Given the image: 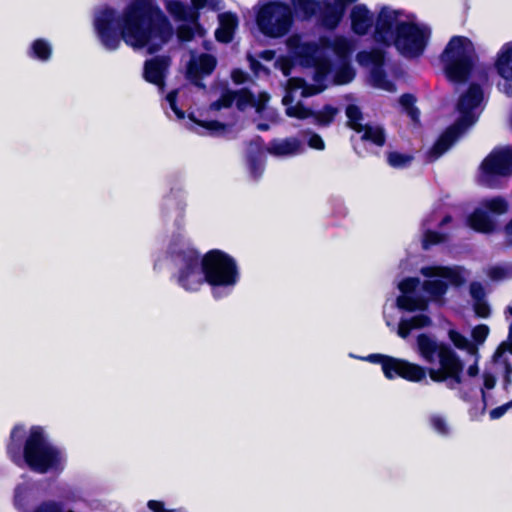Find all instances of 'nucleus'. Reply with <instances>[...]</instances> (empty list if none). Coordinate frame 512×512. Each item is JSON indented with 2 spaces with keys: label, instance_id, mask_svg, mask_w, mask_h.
<instances>
[{
  "label": "nucleus",
  "instance_id": "52",
  "mask_svg": "<svg viewBox=\"0 0 512 512\" xmlns=\"http://www.w3.org/2000/svg\"><path fill=\"white\" fill-rule=\"evenodd\" d=\"M484 387L487 389H492L496 384V379L493 375L485 373L483 375Z\"/></svg>",
  "mask_w": 512,
  "mask_h": 512
},
{
  "label": "nucleus",
  "instance_id": "7",
  "mask_svg": "<svg viewBox=\"0 0 512 512\" xmlns=\"http://www.w3.org/2000/svg\"><path fill=\"white\" fill-rule=\"evenodd\" d=\"M24 459L28 466L39 473L60 468L64 457L60 450L51 445L40 427H33L24 448Z\"/></svg>",
  "mask_w": 512,
  "mask_h": 512
},
{
  "label": "nucleus",
  "instance_id": "27",
  "mask_svg": "<svg viewBox=\"0 0 512 512\" xmlns=\"http://www.w3.org/2000/svg\"><path fill=\"white\" fill-rule=\"evenodd\" d=\"M431 324V320L426 315H417L411 319L408 320H401L398 327V335L401 338H406L411 330L413 329H420L427 327Z\"/></svg>",
  "mask_w": 512,
  "mask_h": 512
},
{
  "label": "nucleus",
  "instance_id": "26",
  "mask_svg": "<svg viewBox=\"0 0 512 512\" xmlns=\"http://www.w3.org/2000/svg\"><path fill=\"white\" fill-rule=\"evenodd\" d=\"M220 27L216 31V37L221 42H229L232 39L237 25V19L233 14L225 13L219 15Z\"/></svg>",
  "mask_w": 512,
  "mask_h": 512
},
{
  "label": "nucleus",
  "instance_id": "17",
  "mask_svg": "<svg viewBox=\"0 0 512 512\" xmlns=\"http://www.w3.org/2000/svg\"><path fill=\"white\" fill-rule=\"evenodd\" d=\"M216 63V59L212 55L191 53L186 66V76L200 86L199 79L210 75L216 67Z\"/></svg>",
  "mask_w": 512,
  "mask_h": 512
},
{
  "label": "nucleus",
  "instance_id": "20",
  "mask_svg": "<svg viewBox=\"0 0 512 512\" xmlns=\"http://www.w3.org/2000/svg\"><path fill=\"white\" fill-rule=\"evenodd\" d=\"M350 21L353 32L358 35H364L372 28L374 18L365 5L358 4L351 9Z\"/></svg>",
  "mask_w": 512,
  "mask_h": 512
},
{
  "label": "nucleus",
  "instance_id": "6",
  "mask_svg": "<svg viewBox=\"0 0 512 512\" xmlns=\"http://www.w3.org/2000/svg\"><path fill=\"white\" fill-rule=\"evenodd\" d=\"M475 59L472 42L463 36L452 37L441 55L445 75L452 82L465 81Z\"/></svg>",
  "mask_w": 512,
  "mask_h": 512
},
{
  "label": "nucleus",
  "instance_id": "37",
  "mask_svg": "<svg viewBox=\"0 0 512 512\" xmlns=\"http://www.w3.org/2000/svg\"><path fill=\"white\" fill-rule=\"evenodd\" d=\"M414 98L411 95H403L400 98V104L405 108L407 114L416 120L418 117V111L413 107Z\"/></svg>",
  "mask_w": 512,
  "mask_h": 512
},
{
  "label": "nucleus",
  "instance_id": "55",
  "mask_svg": "<svg viewBox=\"0 0 512 512\" xmlns=\"http://www.w3.org/2000/svg\"><path fill=\"white\" fill-rule=\"evenodd\" d=\"M252 69L255 71V73H258V69L260 68L259 64H256L254 62L251 63Z\"/></svg>",
  "mask_w": 512,
  "mask_h": 512
},
{
  "label": "nucleus",
  "instance_id": "38",
  "mask_svg": "<svg viewBox=\"0 0 512 512\" xmlns=\"http://www.w3.org/2000/svg\"><path fill=\"white\" fill-rule=\"evenodd\" d=\"M444 240L445 236L443 234L427 230L423 236V247L427 249L429 246L440 243Z\"/></svg>",
  "mask_w": 512,
  "mask_h": 512
},
{
  "label": "nucleus",
  "instance_id": "44",
  "mask_svg": "<svg viewBox=\"0 0 512 512\" xmlns=\"http://www.w3.org/2000/svg\"><path fill=\"white\" fill-rule=\"evenodd\" d=\"M474 309H475L476 314L479 317H483V318L488 317V315L490 313L489 306L487 305V303L483 302L482 300L476 301Z\"/></svg>",
  "mask_w": 512,
  "mask_h": 512
},
{
  "label": "nucleus",
  "instance_id": "22",
  "mask_svg": "<svg viewBox=\"0 0 512 512\" xmlns=\"http://www.w3.org/2000/svg\"><path fill=\"white\" fill-rule=\"evenodd\" d=\"M169 66V59L166 57H157L146 62L144 76L148 82L159 87L163 86V78Z\"/></svg>",
  "mask_w": 512,
  "mask_h": 512
},
{
  "label": "nucleus",
  "instance_id": "33",
  "mask_svg": "<svg viewBox=\"0 0 512 512\" xmlns=\"http://www.w3.org/2000/svg\"><path fill=\"white\" fill-rule=\"evenodd\" d=\"M346 115L349 120V125L351 126L352 129H354L356 132L362 129V126L364 125L362 123L363 116L358 106L349 105L346 108Z\"/></svg>",
  "mask_w": 512,
  "mask_h": 512
},
{
  "label": "nucleus",
  "instance_id": "42",
  "mask_svg": "<svg viewBox=\"0 0 512 512\" xmlns=\"http://www.w3.org/2000/svg\"><path fill=\"white\" fill-rule=\"evenodd\" d=\"M176 96H177V91L171 92L170 94L167 95V101L169 103L170 108L175 113V115L181 119L184 117V113L176 107Z\"/></svg>",
  "mask_w": 512,
  "mask_h": 512
},
{
  "label": "nucleus",
  "instance_id": "50",
  "mask_svg": "<svg viewBox=\"0 0 512 512\" xmlns=\"http://www.w3.org/2000/svg\"><path fill=\"white\" fill-rule=\"evenodd\" d=\"M231 78L236 84H242L245 82L247 75L238 69H235L231 73Z\"/></svg>",
  "mask_w": 512,
  "mask_h": 512
},
{
  "label": "nucleus",
  "instance_id": "34",
  "mask_svg": "<svg viewBox=\"0 0 512 512\" xmlns=\"http://www.w3.org/2000/svg\"><path fill=\"white\" fill-rule=\"evenodd\" d=\"M291 3L295 9L302 11L306 15L315 13L319 7V3L316 0H291Z\"/></svg>",
  "mask_w": 512,
  "mask_h": 512
},
{
  "label": "nucleus",
  "instance_id": "25",
  "mask_svg": "<svg viewBox=\"0 0 512 512\" xmlns=\"http://www.w3.org/2000/svg\"><path fill=\"white\" fill-rule=\"evenodd\" d=\"M467 224L470 228L480 233H491L495 229L494 220L487 215L481 206L476 208L468 217Z\"/></svg>",
  "mask_w": 512,
  "mask_h": 512
},
{
  "label": "nucleus",
  "instance_id": "49",
  "mask_svg": "<svg viewBox=\"0 0 512 512\" xmlns=\"http://www.w3.org/2000/svg\"><path fill=\"white\" fill-rule=\"evenodd\" d=\"M504 239L505 244L512 247V218L504 227Z\"/></svg>",
  "mask_w": 512,
  "mask_h": 512
},
{
  "label": "nucleus",
  "instance_id": "31",
  "mask_svg": "<svg viewBox=\"0 0 512 512\" xmlns=\"http://www.w3.org/2000/svg\"><path fill=\"white\" fill-rule=\"evenodd\" d=\"M487 276L493 281H502L512 278V264L505 266L489 267L486 271Z\"/></svg>",
  "mask_w": 512,
  "mask_h": 512
},
{
  "label": "nucleus",
  "instance_id": "32",
  "mask_svg": "<svg viewBox=\"0 0 512 512\" xmlns=\"http://www.w3.org/2000/svg\"><path fill=\"white\" fill-rule=\"evenodd\" d=\"M413 156L410 154L399 153L396 151L389 152L387 161L394 168H404L411 164Z\"/></svg>",
  "mask_w": 512,
  "mask_h": 512
},
{
  "label": "nucleus",
  "instance_id": "9",
  "mask_svg": "<svg viewBox=\"0 0 512 512\" xmlns=\"http://www.w3.org/2000/svg\"><path fill=\"white\" fill-rule=\"evenodd\" d=\"M256 22L259 30L271 38L282 37L292 24V12L287 4L268 2L259 6Z\"/></svg>",
  "mask_w": 512,
  "mask_h": 512
},
{
  "label": "nucleus",
  "instance_id": "53",
  "mask_svg": "<svg viewBox=\"0 0 512 512\" xmlns=\"http://www.w3.org/2000/svg\"><path fill=\"white\" fill-rule=\"evenodd\" d=\"M148 507L154 512H168L163 508V503L155 500L148 502Z\"/></svg>",
  "mask_w": 512,
  "mask_h": 512
},
{
  "label": "nucleus",
  "instance_id": "10",
  "mask_svg": "<svg viewBox=\"0 0 512 512\" xmlns=\"http://www.w3.org/2000/svg\"><path fill=\"white\" fill-rule=\"evenodd\" d=\"M205 280L212 286H234L238 271L234 260L220 251H210L202 258Z\"/></svg>",
  "mask_w": 512,
  "mask_h": 512
},
{
  "label": "nucleus",
  "instance_id": "40",
  "mask_svg": "<svg viewBox=\"0 0 512 512\" xmlns=\"http://www.w3.org/2000/svg\"><path fill=\"white\" fill-rule=\"evenodd\" d=\"M191 2L195 9H201L206 6L211 9H219L220 7V1L218 0H191Z\"/></svg>",
  "mask_w": 512,
  "mask_h": 512
},
{
  "label": "nucleus",
  "instance_id": "18",
  "mask_svg": "<svg viewBox=\"0 0 512 512\" xmlns=\"http://www.w3.org/2000/svg\"><path fill=\"white\" fill-rule=\"evenodd\" d=\"M419 285V279L407 278L401 281L398 288L403 293L402 296L397 298V305L409 311L424 310L427 307V301L422 297H414L408 295Z\"/></svg>",
  "mask_w": 512,
  "mask_h": 512
},
{
  "label": "nucleus",
  "instance_id": "28",
  "mask_svg": "<svg viewBox=\"0 0 512 512\" xmlns=\"http://www.w3.org/2000/svg\"><path fill=\"white\" fill-rule=\"evenodd\" d=\"M362 133V139L370 141L375 145L382 146L385 142L384 129L377 124H364L361 130L357 131Z\"/></svg>",
  "mask_w": 512,
  "mask_h": 512
},
{
  "label": "nucleus",
  "instance_id": "29",
  "mask_svg": "<svg viewBox=\"0 0 512 512\" xmlns=\"http://www.w3.org/2000/svg\"><path fill=\"white\" fill-rule=\"evenodd\" d=\"M448 336L456 348L465 350L472 356H477V344L470 342L465 336L455 330H450Z\"/></svg>",
  "mask_w": 512,
  "mask_h": 512
},
{
  "label": "nucleus",
  "instance_id": "54",
  "mask_svg": "<svg viewBox=\"0 0 512 512\" xmlns=\"http://www.w3.org/2000/svg\"><path fill=\"white\" fill-rule=\"evenodd\" d=\"M281 70L283 71L284 75H286V76L289 75V69L285 64L282 65Z\"/></svg>",
  "mask_w": 512,
  "mask_h": 512
},
{
  "label": "nucleus",
  "instance_id": "14",
  "mask_svg": "<svg viewBox=\"0 0 512 512\" xmlns=\"http://www.w3.org/2000/svg\"><path fill=\"white\" fill-rule=\"evenodd\" d=\"M166 9L175 20L187 22L179 26L177 36L180 40L189 41L194 34L203 35L204 31L197 23V13L178 0H167Z\"/></svg>",
  "mask_w": 512,
  "mask_h": 512
},
{
  "label": "nucleus",
  "instance_id": "47",
  "mask_svg": "<svg viewBox=\"0 0 512 512\" xmlns=\"http://www.w3.org/2000/svg\"><path fill=\"white\" fill-rule=\"evenodd\" d=\"M28 494V488L26 486L20 485L15 490V502L17 505H22L24 498Z\"/></svg>",
  "mask_w": 512,
  "mask_h": 512
},
{
  "label": "nucleus",
  "instance_id": "57",
  "mask_svg": "<svg viewBox=\"0 0 512 512\" xmlns=\"http://www.w3.org/2000/svg\"><path fill=\"white\" fill-rule=\"evenodd\" d=\"M265 57H266V59H271L272 58V53L271 52H266L265 53Z\"/></svg>",
  "mask_w": 512,
  "mask_h": 512
},
{
  "label": "nucleus",
  "instance_id": "19",
  "mask_svg": "<svg viewBox=\"0 0 512 512\" xmlns=\"http://www.w3.org/2000/svg\"><path fill=\"white\" fill-rule=\"evenodd\" d=\"M267 151L272 156L287 158L300 154L303 145L296 138L276 139L269 143Z\"/></svg>",
  "mask_w": 512,
  "mask_h": 512
},
{
  "label": "nucleus",
  "instance_id": "56",
  "mask_svg": "<svg viewBox=\"0 0 512 512\" xmlns=\"http://www.w3.org/2000/svg\"><path fill=\"white\" fill-rule=\"evenodd\" d=\"M258 128H259L260 130H266V129H268V126H267V125H265V124H259V125H258Z\"/></svg>",
  "mask_w": 512,
  "mask_h": 512
},
{
  "label": "nucleus",
  "instance_id": "12",
  "mask_svg": "<svg viewBox=\"0 0 512 512\" xmlns=\"http://www.w3.org/2000/svg\"><path fill=\"white\" fill-rule=\"evenodd\" d=\"M178 283L186 290H197L204 282L202 259L196 251H184L179 257Z\"/></svg>",
  "mask_w": 512,
  "mask_h": 512
},
{
  "label": "nucleus",
  "instance_id": "21",
  "mask_svg": "<svg viewBox=\"0 0 512 512\" xmlns=\"http://www.w3.org/2000/svg\"><path fill=\"white\" fill-rule=\"evenodd\" d=\"M313 46V44H311ZM321 47L315 48L321 51V57H323V52L326 49L332 50L338 57L339 60H346L347 55L353 50L352 43L345 37L335 36L333 38H323L320 41Z\"/></svg>",
  "mask_w": 512,
  "mask_h": 512
},
{
  "label": "nucleus",
  "instance_id": "13",
  "mask_svg": "<svg viewBox=\"0 0 512 512\" xmlns=\"http://www.w3.org/2000/svg\"><path fill=\"white\" fill-rule=\"evenodd\" d=\"M512 173V150L505 148L493 151L481 165V181L493 186V178Z\"/></svg>",
  "mask_w": 512,
  "mask_h": 512
},
{
  "label": "nucleus",
  "instance_id": "16",
  "mask_svg": "<svg viewBox=\"0 0 512 512\" xmlns=\"http://www.w3.org/2000/svg\"><path fill=\"white\" fill-rule=\"evenodd\" d=\"M358 62L361 65L373 66L371 71V83L380 89L386 91H394L392 82L386 79L379 66L383 62V54L381 51L361 52L357 55Z\"/></svg>",
  "mask_w": 512,
  "mask_h": 512
},
{
  "label": "nucleus",
  "instance_id": "45",
  "mask_svg": "<svg viewBox=\"0 0 512 512\" xmlns=\"http://www.w3.org/2000/svg\"><path fill=\"white\" fill-rule=\"evenodd\" d=\"M512 407V401L508 402L500 407H497L490 411V418L491 419H498L501 416H503L508 409Z\"/></svg>",
  "mask_w": 512,
  "mask_h": 512
},
{
  "label": "nucleus",
  "instance_id": "8",
  "mask_svg": "<svg viewBox=\"0 0 512 512\" xmlns=\"http://www.w3.org/2000/svg\"><path fill=\"white\" fill-rule=\"evenodd\" d=\"M324 88V85L308 86L305 81L300 78H290L287 83L286 94L282 99V103L286 107V114L289 117L297 119L313 117L315 121L320 124H327L331 122L337 113V110L331 106H326L319 112H313L304 107L301 103L294 104L295 94L297 91H300V96L308 97L321 92Z\"/></svg>",
  "mask_w": 512,
  "mask_h": 512
},
{
  "label": "nucleus",
  "instance_id": "39",
  "mask_svg": "<svg viewBox=\"0 0 512 512\" xmlns=\"http://www.w3.org/2000/svg\"><path fill=\"white\" fill-rule=\"evenodd\" d=\"M489 334L487 325L481 324L472 330V338L477 344H482Z\"/></svg>",
  "mask_w": 512,
  "mask_h": 512
},
{
  "label": "nucleus",
  "instance_id": "23",
  "mask_svg": "<svg viewBox=\"0 0 512 512\" xmlns=\"http://www.w3.org/2000/svg\"><path fill=\"white\" fill-rule=\"evenodd\" d=\"M505 318L509 323V335L507 341L503 342L494 354V361L505 368L507 374L512 373V364L504 357V353L509 351L512 353V305L505 310Z\"/></svg>",
  "mask_w": 512,
  "mask_h": 512
},
{
  "label": "nucleus",
  "instance_id": "24",
  "mask_svg": "<svg viewBox=\"0 0 512 512\" xmlns=\"http://www.w3.org/2000/svg\"><path fill=\"white\" fill-rule=\"evenodd\" d=\"M495 69L500 77L512 81V42L503 45L499 50Z\"/></svg>",
  "mask_w": 512,
  "mask_h": 512
},
{
  "label": "nucleus",
  "instance_id": "43",
  "mask_svg": "<svg viewBox=\"0 0 512 512\" xmlns=\"http://www.w3.org/2000/svg\"><path fill=\"white\" fill-rule=\"evenodd\" d=\"M470 293L476 301L482 300L485 295L484 288L480 283H472L470 285Z\"/></svg>",
  "mask_w": 512,
  "mask_h": 512
},
{
  "label": "nucleus",
  "instance_id": "51",
  "mask_svg": "<svg viewBox=\"0 0 512 512\" xmlns=\"http://www.w3.org/2000/svg\"><path fill=\"white\" fill-rule=\"evenodd\" d=\"M478 354L474 357V361L469 367L467 368V375L470 377H475L479 373V367H478Z\"/></svg>",
  "mask_w": 512,
  "mask_h": 512
},
{
  "label": "nucleus",
  "instance_id": "2",
  "mask_svg": "<svg viewBox=\"0 0 512 512\" xmlns=\"http://www.w3.org/2000/svg\"><path fill=\"white\" fill-rule=\"evenodd\" d=\"M416 351L424 361L438 364V367L426 370L418 364L384 355H371L369 360L381 362L383 373L389 379L400 376L411 382H420L428 374L432 381L448 382L451 388L462 383L463 363L448 344L422 333L416 338Z\"/></svg>",
  "mask_w": 512,
  "mask_h": 512
},
{
  "label": "nucleus",
  "instance_id": "59",
  "mask_svg": "<svg viewBox=\"0 0 512 512\" xmlns=\"http://www.w3.org/2000/svg\"><path fill=\"white\" fill-rule=\"evenodd\" d=\"M17 432H18V429H17V428H16V429H14V431L12 432V437H13V438L16 436Z\"/></svg>",
  "mask_w": 512,
  "mask_h": 512
},
{
  "label": "nucleus",
  "instance_id": "35",
  "mask_svg": "<svg viewBox=\"0 0 512 512\" xmlns=\"http://www.w3.org/2000/svg\"><path fill=\"white\" fill-rule=\"evenodd\" d=\"M32 51L35 57L41 60H47L51 54V47L47 42L37 40L32 45Z\"/></svg>",
  "mask_w": 512,
  "mask_h": 512
},
{
  "label": "nucleus",
  "instance_id": "36",
  "mask_svg": "<svg viewBox=\"0 0 512 512\" xmlns=\"http://www.w3.org/2000/svg\"><path fill=\"white\" fill-rule=\"evenodd\" d=\"M196 125L202 127L210 134L220 135L226 131V126L217 121H195Z\"/></svg>",
  "mask_w": 512,
  "mask_h": 512
},
{
  "label": "nucleus",
  "instance_id": "4",
  "mask_svg": "<svg viewBox=\"0 0 512 512\" xmlns=\"http://www.w3.org/2000/svg\"><path fill=\"white\" fill-rule=\"evenodd\" d=\"M482 101L483 93L481 88L477 85H471L469 89L461 95L457 106L459 117L456 123L447 129L430 149L429 157L431 160L437 159L446 152L457 137L476 122L481 112Z\"/></svg>",
  "mask_w": 512,
  "mask_h": 512
},
{
  "label": "nucleus",
  "instance_id": "5",
  "mask_svg": "<svg viewBox=\"0 0 512 512\" xmlns=\"http://www.w3.org/2000/svg\"><path fill=\"white\" fill-rule=\"evenodd\" d=\"M288 46L294 55L306 59L307 64H311L315 68V81L319 84L329 75L335 84H346L354 78V71L346 60H339L335 71H332L331 63L328 59L321 57V51L307 43H301L297 36L288 40Z\"/></svg>",
  "mask_w": 512,
  "mask_h": 512
},
{
  "label": "nucleus",
  "instance_id": "48",
  "mask_svg": "<svg viewBox=\"0 0 512 512\" xmlns=\"http://www.w3.org/2000/svg\"><path fill=\"white\" fill-rule=\"evenodd\" d=\"M34 512H61V508L55 503H45L39 506Z\"/></svg>",
  "mask_w": 512,
  "mask_h": 512
},
{
  "label": "nucleus",
  "instance_id": "30",
  "mask_svg": "<svg viewBox=\"0 0 512 512\" xmlns=\"http://www.w3.org/2000/svg\"><path fill=\"white\" fill-rule=\"evenodd\" d=\"M481 207L484 210H489L492 213L501 215L508 211V203L504 198L495 197L491 199H485L481 203Z\"/></svg>",
  "mask_w": 512,
  "mask_h": 512
},
{
  "label": "nucleus",
  "instance_id": "60",
  "mask_svg": "<svg viewBox=\"0 0 512 512\" xmlns=\"http://www.w3.org/2000/svg\"><path fill=\"white\" fill-rule=\"evenodd\" d=\"M69 512H73V511H69Z\"/></svg>",
  "mask_w": 512,
  "mask_h": 512
},
{
  "label": "nucleus",
  "instance_id": "58",
  "mask_svg": "<svg viewBox=\"0 0 512 512\" xmlns=\"http://www.w3.org/2000/svg\"><path fill=\"white\" fill-rule=\"evenodd\" d=\"M450 221V217H445L442 221V224L448 223Z\"/></svg>",
  "mask_w": 512,
  "mask_h": 512
},
{
  "label": "nucleus",
  "instance_id": "46",
  "mask_svg": "<svg viewBox=\"0 0 512 512\" xmlns=\"http://www.w3.org/2000/svg\"><path fill=\"white\" fill-rule=\"evenodd\" d=\"M308 144L311 148L317 149V150H323L325 147L324 141L317 134L311 135V137L308 140Z\"/></svg>",
  "mask_w": 512,
  "mask_h": 512
},
{
  "label": "nucleus",
  "instance_id": "41",
  "mask_svg": "<svg viewBox=\"0 0 512 512\" xmlns=\"http://www.w3.org/2000/svg\"><path fill=\"white\" fill-rule=\"evenodd\" d=\"M433 428L441 434H445L448 431L447 424L441 417L435 416L431 418Z\"/></svg>",
  "mask_w": 512,
  "mask_h": 512
},
{
  "label": "nucleus",
  "instance_id": "11",
  "mask_svg": "<svg viewBox=\"0 0 512 512\" xmlns=\"http://www.w3.org/2000/svg\"><path fill=\"white\" fill-rule=\"evenodd\" d=\"M428 278L423 284L424 291L432 298L439 299L447 290V285H460L467 279L468 273L461 267L428 266L421 269Z\"/></svg>",
  "mask_w": 512,
  "mask_h": 512
},
{
  "label": "nucleus",
  "instance_id": "3",
  "mask_svg": "<svg viewBox=\"0 0 512 512\" xmlns=\"http://www.w3.org/2000/svg\"><path fill=\"white\" fill-rule=\"evenodd\" d=\"M429 35L428 27L416 23L412 16L398 10L384 7L376 18L375 40L386 45H394L407 57L420 55Z\"/></svg>",
  "mask_w": 512,
  "mask_h": 512
},
{
  "label": "nucleus",
  "instance_id": "1",
  "mask_svg": "<svg viewBox=\"0 0 512 512\" xmlns=\"http://www.w3.org/2000/svg\"><path fill=\"white\" fill-rule=\"evenodd\" d=\"M95 27L103 45L116 49L122 39L134 49L146 48L149 53L160 49L173 35V29L151 0H136L121 14L105 9L98 13Z\"/></svg>",
  "mask_w": 512,
  "mask_h": 512
},
{
  "label": "nucleus",
  "instance_id": "15",
  "mask_svg": "<svg viewBox=\"0 0 512 512\" xmlns=\"http://www.w3.org/2000/svg\"><path fill=\"white\" fill-rule=\"evenodd\" d=\"M268 100L269 96L266 93L260 94L256 103L252 99L251 94L245 90L239 92L226 91L218 101L211 105V108L219 110L222 107H229L235 101L239 109H244L247 105L251 104L256 106L257 112H261L265 109V104Z\"/></svg>",
  "mask_w": 512,
  "mask_h": 512
}]
</instances>
